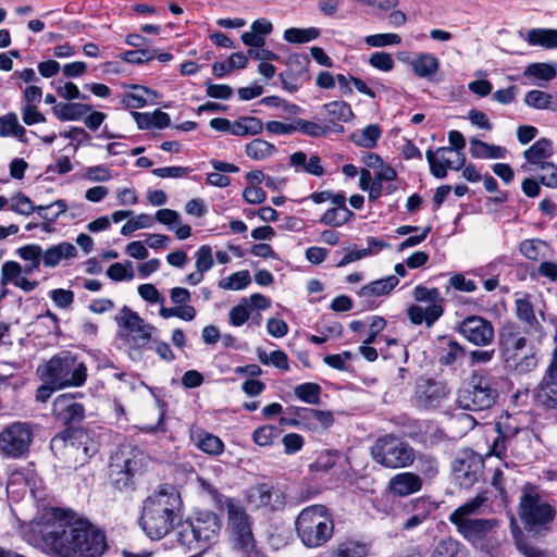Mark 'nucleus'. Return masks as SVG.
<instances>
[{
  "label": "nucleus",
  "instance_id": "nucleus-49",
  "mask_svg": "<svg viewBox=\"0 0 557 557\" xmlns=\"http://www.w3.org/2000/svg\"><path fill=\"white\" fill-rule=\"evenodd\" d=\"M275 151L276 148L274 145L260 138H256L248 143L245 149L247 157L253 160L265 159L272 156Z\"/></svg>",
  "mask_w": 557,
  "mask_h": 557
},
{
  "label": "nucleus",
  "instance_id": "nucleus-1",
  "mask_svg": "<svg viewBox=\"0 0 557 557\" xmlns=\"http://www.w3.org/2000/svg\"><path fill=\"white\" fill-rule=\"evenodd\" d=\"M27 543L51 557H102L107 532L71 508L44 507L26 525Z\"/></svg>",
  "mask_w": 557,
  "mask_h": 557
},
{
  "label": "nucleus",
  "instance_id": "nucleus-37",
  "mask_svg": "<svg viewBox=\"0 0 557 557\" xmlns=\"http://www.w3.org/2000/svg\"><path fill=\"white\" fill-rule=\"evenodd\" d=\"M554 153L553 143L548 138H540L523 153L525 160L535 165H541L543 159L552 157Z\"/></svg>",
  "mask_w": 557,
  "mask_h": 557
},
{
  "label": "nucleus",
  "instance_id": "nucleus-28",
  "mask_svg": "<svg viewBox=\"0 0 557 557\" xmlns=\"http://www.w3.org/2000/svg\"><path fill=\"white\" fill-rule=\"evenodd\" d=\"M77 257L76 247L69 242H61L42 250V264L46 268H55L62 260H70Z\"/></svg>",
  "mask_w": 557,
  "mask_h": 557
},
{
  "label": "nucleus",
  "instance_id": "nucleus-59",
  "mask_svg": "<svg viewBox=\"0 0 557 557\" xmlns=\"http://www.w3.org/2000/svg\"><path fill=\"white\" fill-rule=\"evenodd\" d=\"M156 57V49H137L125 51L121 54V59L132 64H143L153 60Z\"/></svg>",
  "mask_w": 557,
  "mask_h": 557
},
{
  "label": "nucleus",
  "instance_id": "nucleus-19",
  "mask_svg": "<svg viewBox=\"0 0 557 557\" xmlns=\"http://www.w3.org/2000/svg\"><path fill=\"white\" fill-rule=\"evenodd\" d=\"M484 461L481 456L470 448H466L456 456L451 465L453 475L462 488H470L478 482Z\"/></svg>",
  "mask_w": 557,
  "mask_h": 557
},
{
  "label": "nucleus",
  "instance_id": "nucleus-58",
  "mask_svg": "<svg viewBox=\"0 0 557 557\" xmlns=\"http://www.w3.org/2000/svg\"><path fill=\"white\" fill-rule=\"evenodd\" d=\"M354 214L355 211H325L319 222L333 227H338L347 223Z\"/></svg>",
  "mask_w": 557,
  "mask_h": 557
},
{
  "label": "nucleus",
  "instance_id": "nucleus-15",
  "mask_svg": "<svg viewBox=\"0 0 557 557\" xmlns=\"http://www.w3.org/2000/svg\"><path fill=\"white\" fill-rule=\"evenodd\" d=\"M451 388L445 380L420 375L414 381L411 401L420 411H435L450 397Z\"/></svg>",
  "mask_w": 557,
  "mask_h": 557
},
{
  "label": "nucleus",
  "instance_id": "nucleus-54",
  "mask_svg": "<svg viewBox=\"0 0 557 557\" xmlns=\"http://www.w3.org/2000/svg\"><path fill=\"white\" fill-rule=\"evenodd\" d=\"M310 198L317 205L323 203L325 201H330L333 206L332 209H347L346 207V196L343 193H332V191H319L313 193Z\"/></svg>",
  "mask_w": 557,
  "mask_h": 557
},
{
  "label": "nucleus",
  "instance_id": "nucleus-23",
  "mask_svg": "<svg viewBox=\"0 0 557 557\" xmlns=\"http://www.w3.org/2000/svg\"><path fill=\"white\" fill-rule=\"evenodd\" d=\"M554 342L556 345L542 380V388L537 393V400L544 409L557 411V334L554 336Z\"/></svg>",
  "mask_w": 557,
  "mask_h": 557
},
{
  "label": "nucleus",
  "instance_id": "nucleus-17",
  "mask_svg": "<svg viewBox=\"0 0 557 557\" xmlns=\"http://www.w3.org/2000/svg\"><path fill=\"white\" fill-rule=\"evenodd\" d=\"M455 331L476 347H486L495 339V329L492 321L478 314L466 315L456 323Z\"/></svg>",
  "mask_w": 557,
  "mask_h": 557
},
{
  "label": "nucleus",
  "instance_id": "nucleus-36",
  "mask_svg": "<svg viewBox=\"0 0 557 557\" xmlns=\"http://www.w3.org/2000/svg\"><path fill=\"white\" fill-rule=\"evenodd\" d=\"M52 110L61 121H78L91 110V107L78 102H61L54 106Z\"/></svg>",
  "mask_w": 557,
  "mask_h": 557
},
{
  "label": "nucleus",
  "instance_id": "nucleus-64",
  "mask_svg": "<svg viewBox=\"0 0 557 557\" xmlns=\"http://www.w3.org/2000/svg\"><path fill=\"white\" fill-rule=\"evenodd\" d=\"M516 546L525 557H550L545 550L530 544L523 534L515 537Z\"/></svg>",
  "mask_w": 557,
  "mask_h": 557
},
{
  "label": "nucleus",
  "instance_id": "nucleus-57",
  "mask_svg": "<svg viewBox=\"0 0 557 557\" xmlns=\"http://www.w3.org/2000/svg\"><path fill=\"white\" fill-rule=\"evenodd\" d=\"M195 267L199 272H208L214 265L212 248L209 245H201L195 252Z\"/></svg>",
  "mask_w": 557,
  "mask_h": 557
},
{
  "label": "nucleus",
  "instance_id": "nucleus-24",
  "mask_svg": "<svg viewBox=\"0 0 557 557\" xmlns=\"http://www.w3.org/2000/svg\"><path fill=\"white\" fill-rule=\"evenodd\" d=\"M399 284V278L396 275H387L362 286L357 295L362 298L360 301L361 311L373 310L377 308L379 304L375 298L386 296Z\"/></svg>",
  "mask_w": 557,
  "mask_h": 557
},
{
  "label": "nucleus",
  "instance_id": "nucleus-7",
  "mask_svg": "<svg viewBox=\"0 0 557 557\" xmlns=\"http://www.w3.org/2000/svg\"><path fill=\"white\" fill-rule=\"evenodd\" d=\"M527 345L528 338L517 322L505 321L498 329L497 347L500 356L506 367L518 374L529 373L537 367V356L533 346L529 354L520 357V351Z\"/></svg>",
  "mask_w": 557,
  "mask_h": 557
},
{
  "label": "nucleus",
  "instance_id": "nucleus-55",
  "mask_svg": "<svg viewBox=\"0 0 557 557\" xmlns=\"http://www.w3.org/2000/svg\"><path fill=\"white\" fill-rule=\"evenodd\" d=\"M525 76H533L543 81H552L556 77L557 71L548 63H531L523 73Z\"/></svg>",
  "mask_w": 557,
  "mask_h": 557
},
{
  "label": "nucleus",
  "instance_id": "nucleus-35",
  "mask_svg": "<svg viewBox=\"0 0 557 557\" xmlns=\"http://www.w3.org/2000/svg\"><path fill=\"white\" fill-rule=\"evenodd\" d=\"M470 154L478 159H503L506 156V148L487 144L478 138L470 140Z\"/></svg>",
  "mask_w": 557,
  "mask_h": 557
},
{
  "label": "nucleus",
  "instance_id": "nucleus-3",
  "mask_svg": "<svg viewBox=\"0 0 557 557\" xmlns=\"http://www.w3.org/2000/svg\"><path fill=\"white\" fill-rule=\"evenodd\" d=\"M209 493L218 508L223 509L225 507L226 509L230 540L234 549L240 552L244 557L261 556L263 553L257 548L251 518L240 502L233 497H225L213 487L209 490Z\"/></svg>",
  "mask_w": 557,
  "mask_h": 557
},
{
  "label": "nucleus",
  "instance_id": "nucleus-46",
  "mask_svg": "<svg viewBox=\"0 0 557 557\" xmlns=\"http://www.w3.org/2000/svg\"><path fill=\"white\" fill-rule=\"evenodd\" d=\"M251 283V276L248 270H242L232 273L227 277L219 281L218 285L222 289L242 290Z\"/></svg>",
  "mask_w": 557,
  "mask_h": 557
},
{
  "label": "nucleus",
  "instance_id": "nucleus-18",
  "mask_svg": "<svg viewBox=\"0 0 557 557\" xmlns=\"http://www.w3.org/2000/svg\"><path fill=\"white\" fill-rule=\"evenodd\" d=\"M78 393L58 395L52 401L51 413L55 423L65 428H83L86 418L85 406L77 401Z\"/></svg>",
  "mask_w": 557,
  "mask_h": 557
},
{
  "label": "nucleus",
  "instance_id": "nucleus-38",
  "mask_svg": "<svg viewBox=\"0 0 557 557\" xmlns=\"http://www.w3.org/2000/svg\"><path fill=\"white\" fill-rule=\"evenodd\" d=\"M131 88L134 92L126 94L122 103L125 108L139 109L144 108L148 103L147 97H157L158 92L149 87L141 85H132Z\"/></svg>",
  "mask_w": 557,
  "mask_h": 557
},
{
  "label": "nucleus",
  "instance_id": "nucleus-30",
  "mask_svg": "<svg viewBox=\"0 0 557 557\" xmlns=\"http://www.w3.org/2000/svg\"><path fill=\"white\" fill-rule=\"evenodd\" d=\"M17 212L26 215L35 213V211ZM36 213L38 214L41 222H28L25 225L26 231H33L36 227H40L46 233H52L55 231L54 223H57L60 218H66L67 213H70V219L73 220L76 218L75 213L72 211H54L52 213H50V211H36Z\"/></svg>",
  "mask_w": 557,
  "mask_h": 557
},
{
  "label": "nucleus",
  "instance_id": "nucleus-2",
  "mask_svg": "<svg viewBox=\"0 0 557 557\" xmlns=\"http://www.w3.org/2000/svg\"><path fill=\"white\" fill-rule=\"evenodd\" d=\"M183 502L178 490L160 484L143 504L139 525L151 540H161L181 522Z\"/></svg>",
  "mask_w": 557,
  "mask_h": 557
},
{
  "label": "nucleus",
  "instance_id": "nucleus-53",
  "mask_svg": "<svg viewBox=\"0 0 557 557\" xmlns=\"http://www.w3.org/2000/svg\"><path fill=\"white\" fill-rule=\"evenodd\" d=\"M153 222V216L147 213H141L135 216L131 215L126 223L121 227V234L129 236L137 230L150 227Z\"/></svg>",
  "mask_w": 557,
  "mask_h": 557
},
{
  "label": "nucleus",
  "instance_id": "nucleus-60",
  "mask_svg": "<svg viewBox=\"0 0 557 557\" xmlns=\"http://www.w3.org/2000/svg\"><path fill=\"white\" fill-rule=\"evenodd\" d=\"M364 42L370 47H386L398 45L401 42V38L397 34H374L364 37Z\"/></svg>",
  "mask_w": 557,
  "mask_h": 557
},
{
  "label": "nucleus",
  "instance_id": "nucleus-12",
  "mask_svg": "<svg viewBox=\"0 0 557 557\" xmlns=\"http://www.w3.org/2000/svg\"><path fill=\"white\" fill-rule=\"evenodd\" d=\"M457 532L475 550L490 557L498 556L500 541L498 539L499 522L494 518H481L473 521L456 524Z\"/></svg>",
  "mask_w": 557,
  "mask_h": 557
},
{
  "label": "nucleus",
  "instance_id": "nucleus-8",
  "mask_svg": "<svg viewBox=\"0 0 557 557\" xmlns=\"http://www.w3.org/2000/svg\"><path fill=\"white\" fill-rule=\"evenodd\" d=\"M518 512L525 531L537 536L546 535L550 531L557 515L556 507L532 484L524 486Z\"/></svg>",
  "mask_w": 557,
  "mask_h": 557
},
{
  "label": "nucleus",
  "instance_id": "nucleus-21",
  "mask_svg": "<svg viewBox=\"0 0 557 557\" xmlns=\"http://www.w3.org/2000/svg\"><path fill=\"white\" fill-rule=\"evenodd\" d=\"M246 500L256 509H268L274 512L284 509L286 495L273 485L257 483L247 490Z\"/></svg>",
  "mask_w": 557,
  "mask_h": 557
},
{
  "label": "nucleus",
  "instance_id": "nucleus-32",
  "mask_svg": "<svg viewBox=\"0 0 557 557\" xmlns=\"http://www.w3.org/2000/svg\"><path fill=\"white\" fill-rule=\"evenodd\" d=\"M523 102L535 110L557 112V94L552 95L543 90L533 89L525 94Z\"/></svg>",
  "mask_w": 557,
  "mask_h": 557
},
{
  "label": "nucleus",
  "instance_id": "nucleus-41",
  "mask_svg": "<svg viewBox=\"0 0 557 557\" xmlns=\"http://www.w3.org/2000/svg\"><path fill=\"white\" fill-rule=\"evenodd\" d=\"M382 135V129L377 124H370L360 132L351 134V141L362 148L372 149L376 146Z\"/></svg>",
  "mask_w": 557,
  "mask_h": 557
},
{
  "label": "nucleus",
  "instance_id": "nucleus-51",
  "mask_svg": "<svg viewBox=\"0 0 557 557\" xmlns=\"http://www.w3.org/2000/svg\"><path fill=\"white\" fill-rule=\"evenodd\" d=\"M320 35V30L315 27L309 28H287L284 32V39L292 44H305L309 42Z\"/></svg>",
  "mask_w": 557,
  "mask_h": 557
},
{
  "label": "nucleus",
  "instance_id": "nucleus-6",
  "mask_svg": "<svg viewBox=\"0 0 557 557\" xmlns=\"http://www.w3.org/2000/svg\"><path fill=\"white\" fill-rule=\"evenodd\" d=\"M220 530L221 521L216 513L200 511L178 524L176 541L182 548L198 556L218 541Z\"/></svg>",
  "mask_w": 557,
  "mask_h": 557
},
{
  "label": "nucleus",
  "instance_id": "nucleus-4",
  "mask_svg": "<svg viewBox=\"0 0 557 557\" xmlns=\"http://www.w3.org/2000/svg\"><path fill=\"white\" fill-rule=\"evenodd\" d=\"M296 535L309 549L323 547L334 535L335 522L330 508L313 504L302 508L294 522Z\"/></svg>",
  "mask_w": 557,
  "mask_h": 557
},
{
  "label": "nucleus",
  "instance_id": "nucleus-50",
  "mask_svg": "<svg viewBox=\"0 0 557 557\" xmlns=\"http://www.w3.org/2000/svg\"><path fill=\"white\" fill-rule=\"evenodd\" d=\"M411 438L422 444L424 448H433L445 441L446 434L442 429L435 426L428 428L424 432L416 433L411 435Z\"/></svg>",
  "mask_w": 557,
  "mask_h": 557
},
{
  "label": "nucleus",
  "instance_id": "nucleus-63",
  "mask_svg": "<svg viewBox=\"0 0 557 557\" xmlns=\"http://www.w3.org/2000/svg\"><path fill=\"white\" fill-rule=\"evenodd\" d=\"M369 64L382 72H389L395 66L392 55L384 51L373 52L369 58Z\"/></svg>",
  "mask_w": 557,
  "mask_h": 557
},
{
  "label": "nucleus",
  "instance_id": "nucleus-56",
  "mask_svg": "<svg viewBox=\"0 0 557 557\" xmlns=\"http://www.w3.org/2000/svg\"><path fill=\"white\" fill-rule=\"evenodd\" d=\"M408 511H412L420 517L422 516L425 520L436 509V505L430 500L429 497H416L412 498L406 506Z\"/></svg>",
  "mask_w": 557,
  "mask_h": 557
},
{
  "label": "nucleus",
  "instance_id": "nucleus-33",
  "mask_svg": "<svg viewBox=\"0 0 557 557\" xmlns=\"http://www.w3.org/2000/svg\"><path fill=\"white\" fill-rule=\"evenodd\" d=\"M410 66L418 77L428 78L438 71L440 61L432 53H420L410 61Z\"/></svg>",
  "mask_w": 557,
  "mask_h": 557
},
{
  "label": "nucleus",
  "instance_id": "nucleus-5",
  "mask_svg": "<svg viewBox=\"0 0 557 557\" xmlns=\"http://www.w3.org/2000/svg\"><path fill=\"white\" fill-rule=\"evenodd\" d=\"M53 456L69 467L83 465L99 450L94 432L86 428H65L50 440Z\"/></svg>",
  "mask_w": 557,
  "mask_h": 557
},
{
  "label": "nucleus",
  "instance_id": "nucleus-42",
  "mask_svg": "<svg viewBox=\"0 0 557 557\" xmlns=\"http://www.w3.org/2000/svg\"><path fill=\"white\" fill-rule=\"evenodd\" d=\"M527 40L531 46H541L546 49L557 48V29L533 28L529 30Z\"/></svg>",
  "mask_w": 557,
  "mask_h": 557
},
{
  "label": "nucleus",
  "instance_id": "nucleus-34",
  "mask_svg": "<svg viewBox=\"0 0 557 557\" xmlns=\"http://www.w3.org/2000/svg\"><path fill=\"white\" fill-rule=\"evenodd\" d=\"M368 555L369 546L352 539L339 542L330 553V557H367Z\"/></svg>",
  "mask_w": 557,
  "mask_h": 557
},
{
  "label": "nucleus",
  "instance_id": "nucleus-43",
  "mask_svg": "<svg viewBox=\"0 0 557 557\" xmlns=\"http://www.w3.org/2000/svg\"><path fill=\"white\" fill-rule=\"evenodd\" d=\"M263 129V123L255 116H242L232 126V134L235 136L258 135Z\"/></svg>",
  "mask_w": 557,
  "mask_h": 557
},
{
  "label": "nucleus",
  "instance_id": "nucleus-26",
  "mask_svg": "<svg viewBox=\"0 0 557 557\" xmlns=\"http://www.w3.org/2000/svg\"><path fill=\"white\" fill-rule=\"evenodd\" d=\"M423 481L418 473L400 472L388 481V491L393 496H408L421 491Z\"/></svg>",
  "mask_w": 557,
  "mask_h": 557
},
{
  "label": "nucleus",
  "instance_id": "nucleus-13",
  "mask_svg": "<svg viewBox=\"0 0 557 557\" xmlns=\"http://www.w3.org/2000/svg\"><path fill=\"white\" fill-rule=\"evenodd\" d=\"M497 383L484 371H474L470 377L468 388L460 394V406L470 411L491 409L498 400Z\"/></svg>",
  "mask_w": 557,
  "mask_h": 557
},
{
  "label": "nucleus",
  "instance_id": "nucleus-47",
  "mask_svg": "<svg viewBox=\"0 0 557 557\" xmlns=\"http://www.w3.org/2000/svg\"><path fill=\"white\" fill-rule=\"evenodd\" d=\"M282 433V430L276 425L264 424L257 428L251 435L252 442L260 446H271L274 440L277 438Z\"/></svg>",
  "mask_w": 557,
  "mask_h": 557
},
{
  "label": "nucleus",
  "instance_id": "nucleus-61",
  "mask_svg": "<svg viewBox=\"0 0 557 557\" xmlns=\"http://www.w3.org/2000/svg\"><path fill=\"white\" fill-rule=\"evenodd\" d=\"M49 297L60 309H69L74 304L75 295L70 289L55 288L49 292Z\"/></svg>",
  "mask_w": 557,
  "mask_h": 557
},
{
  "label": "nucleus",
  "instance_id": "nucleus-11",
  "mask_svg": "<svg viewBox=\"0 0 557 557\" xmlns=\"http://www.w3.org/2000/svg\"><path fill=\"white\" fill-rule=\"evenodd\" d=\"M121 329L120 337L127 347L133 360H139L146 349H151L152 334L156 326L145 320L128 306H123L120 314L114 318Z\"/></svg>",
  "mask_w": 557,
  "mask_h": 557
},
{
  "label": "nucleus",
  "instance_id": "nucleus-40",
  "mask_svg": "<svg viewBox=\"0 0 557 557\" xmlns=\"http://www.w3.org/2000/svg\"><path fill=\"white\" fill-rule=\"evenodd\" d=\"M416 470L419 475L424 479L432 480L440 473V461L438 459L429 453H418L414 455Z\"/></svg>",
  "mask_w": 557,
  "mask_h": 557
},
{
  "label": "nucleus",
  "instance_id": "nucleus-10",
  "mask_svg": "<svg viewBox=\"0 0 557 557\" xmlns=\"http://www.w3.org/2000/svg\"><path fill=\"white\" fill-rule=\"evenodd\" d=\"M145 453L131 443L121 444L111 457V486L114 492L133 493L136 490L135 474L144 467Z\"/></svg>",
  "mask_w": 557,
  "mask_h": 557
},
{
  "label": "nucleus",
  "instance_id": "nucleus-45",
  "mask_svg": "<svg viewBox=\"0 0 557 557\" xmlns=\"http://www.w3.org/2000/svg\"><path fill=\"white\" fill-rule=\"evenodd\" d=\"M339 459L338 450L326 449L321 451L315 460L309 465V469L313 473H326L335 467Z\"/></svg>",
  "mask_w": 557,
  "mask_h": 557
},
{
  "label": "nucleus",
  "instance_id": "nucleus-29",
  "mask_svg": "<svg viewBox=\"0 0 557 557\" xmlns=\"http://www.w3.org/2000/svg\"><path fill=\"white\" fill-rule=\"evenodd\" d=\"M191 441L199 450L213 457L220 456L225 448L223 441L219 436L202 429L191 434Z\"/></svg>",
  "mask_w": 557,
  "mask_h": 557
},
{
  "label": "nucleus",
  "instance_id": "nucleus-16",
  "mask_svg": "<svg viewBox=\"0 0 557 557\" xmlns=\"http://www.w3.org/2000/svg\"><path fill=\"white\" fill-rule=\"evenodd\" d=\"M33 438L29 423L12 422L0 432V455L9 459L24 458L29 453Z\"/></svg>",
  "mask_w": 557,
  "mask_h": 557
},
{
  "label": "nucleus",
  "instance_id": "nucleus-48",
  "mask_svg": "<svg viewBox=\"0 0 557 557\" xmlns=\"http://www.w3.org/2000/svg\"><path fill=\"white\" fill-rule=\"evenodd\" d=\"M547 247L548 245L545 240L539 238L524 239L519 244V251L527 259L537 261L545 257L543 248Z\"/></svg>",
  "mask_w": 557,
  "mask_h": 557
},
{
  "label": "nucleus",
  "instance_id": "nucleus-9",
  "mask_svg": "<svg viewBox=\"0 0 557 557\" xmlns=\"http://www.w3.org/2000/svg\"><path fill=\"white\" fill-rule=\"evenodd\" d=\"M87 366L77 354L71 350H61L54 354L44 366L37 368L48 382L63 389L67 387H81L87 381Z\"/></svg>",
  "mask_w": 557,
  "mask_h": 557
},
{
  "label": "nucleus",
  "instance_id": "nucleus-44",
  "mask_svg": "<svg viewBox=\"0 0 557 557\" xmlns=\"http://www.w3.org/2000/svg\"><path fill=\"white\" fill-rule=\"evenodd\" d=\"M322 388L318 383L306 382L295 386V396L309 405H319L321 401Z\"/></svg>",
  "mask_w": 557,
  "mask_h": 557
},
{
  "label": "nucleus",
  "instance_id": "nucleus-31",
  "mask_svg": "<svg viewBox=\"0 0 557 557\" xmlns=\"http://www.w3.org/2000/svg\"><path fill=\"white\" fill-rule=\"evenodd\" d=\"M430 557H469V549L463 543L449 536L436 543Z\"/></svg>",
  "mask_w": 557,
  "mask_h": 557
},
{
  "label": "nucleus",
  "instance_id": "nucleus-14",
  "mask_svg": "<svg viewBox=\"0 0 557 557\" xmlns=\"http://www.w3.org/2000/svg\"><path fill=\"white\" fill-rule=\"evenodd\" d=\"M373 460L389 469L406 468L414 462V449L392 434L379 437L371 447Z\"/></svg>",
  "mask_w": 557,
  "mask_h": 557
},
{
  "label": "nucleus",
  "instance_id": "nucleus-52",
  "mask_svg": "<svg viewBox=\"0 0 557 557\" xmlns=\"http://www.w3.org/2000/svg\"><path fill=\"white\" fill-rule=\"evenodd\" d=\"M495 431L497 436L494 438L490 447V454L496 456L497 458L506 457V440L508 437L515 436L518 431L513 430L508 433L503 430L502 423L499 422L495 424Z\"/></svg>",
  "mask_w": 557,
  "mask_h": 557
},
{
  "label": "nucleus",
  "instance_id": "nucleus-20",
  "mask_svg": "<svg viewBox=\"0 0 557 557\" xmlns=\"http://www.w3.org/2000/svg\"><path fill=\"white\" fill-rule=\"evenodd\" d=\"M432 352L438 366L450 371L461 367L467 356L466 347L450 334L438 335L433 342Z\"/></svg>",
  "mask_w": 557,
  "mask_h": 557
},
{
  "label": "nucleus",
  "instance_id": "nucleus-39",
  "mask_svg": "<svg viewBox=\"0 0 557 557\" xmlns=\"http://www.w3.org/2000/svg\"><path fill=\"white\" fill-rule=\"evenodd\" d=\"M323 109L333 124L336 122L348 123L355 116L349 103L343 100L327 102L323 106Z\"/></svg>",
  "mask_w": 557,
  "mask_h": 557
},
{
  "label": "nucleus",
  "instance_id": "nucleus-62",
  "mask_svg": "<svg viewBox=\"0 0 557 557\" xmlns=\"http://www.w3.org/2000/svg\"><path fill=\"white\" fill-rule=\"evenodd\" d=\"M106 273L108 277L114 282H122L134 277V272L129 262L126 265L120 262L112 263L107 269Z\"/></svg>",
  "mask_w": 557,
  "mask_h": 557
},
{
  "label": "nucleus",
  "instance_id": "nucleus-27",
  "mask_svg": "<svg viewBox=\"0 0 557 557\" xmlns=\"http://www.w3.org/2000/svg\"><path fill=\"white\" fill-rule=\"evenodd\" d=\"M488 497L486 496V493H479L473 498L467 500L465 504L457 507L450 515H449V521L451 524H460L465 523L466 521H473L476 518L473 516L481 513V508L485 506L487 503Z\"/></svg>",
  "mask_w": 557,
  "mask_h": 557
},
{
  "label": "nucleus",
  "instance_id": "nucleus-25",
  "mask_svg": "<svg viewBox=\"0 0 557 557\" xmlns=\"http://www.w3.org/2000/svg\"><path fill=\"white\" fill-rule=\"evenodd\" d=\"M515 314L518 321L523 323L524 334L543 333V325L535 315L530 294L515 300Z\"/></svg>",
  "mask_w": 557,
  "mask_h": 557
},
{
  "label": "nucleus",
  "instance_id": "nucleus-22",
  "mask_svg": "<svg viewBox=\"0 0 557 557\" xmlns=\"http://www.w3.org/2000/svg\"><path fill=\"white\" fill-rule=\"evenodd\" d=\"M310 59L306 53H294L286 60V70L280 73V79L285 90L297 91L310 81Z\"/></svg>",
  "mask_w": 557,
  "mask_h": 557
}]
</instances>
